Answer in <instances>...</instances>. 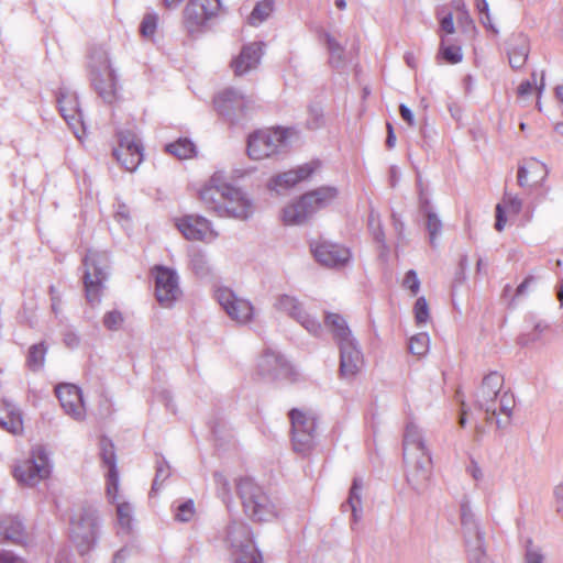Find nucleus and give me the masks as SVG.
<instances>
[{
  "instance_id": "nucleus-1",
  "label": "nucleus",
  "mask_w": 563,
  "mask_h": 563,
  "mask_svg": "<svg viewBox=\"0 0 563 563\" xmlns=\"http://www.w3.org/2000/svg\"><path fill=\"white\" fill-rule=\"evenodd\" d=\"M504 377L498 372H490L475 393L476 407L487 415V421L496 419L498 428L506 427L512 416L516 401L510 390H504Z\"/></svg>"
},
{
  "instance_id": "nucleus-2",
  "label": "nucleus",
  "mask_w": 563,
  "mask_h": 563,
  "mask_svg": "<svg viewBox=\"0 0 563 563\" xmlns=\"http://www.w3.org/2000/svg\"><path fill=\"white\" fill-rule=\"evenodd\" d=\"M404 460L409 465L407 482L418 494L423 493L431 477L432 459L421 430L408 423L402 441Z\"/></svg>"
},
{
  "instance_id": "nucleus-3",
  "label": "nucleus",
  "mask_w": 563,
  "mask_h": 563,
  "mask_svg": "<svg viewBox=\"0 0 563 563\" xmlns=\"http://www.w3.org/2000/svg\"><path fill=\"white\" fill-rule=\"evenodd\" d=\"M199 197L206 207L219 217L247 220L254 213L252 200L241 189L230 185L205 186Z\"/></svg>"
},
{
  "instance_id": "nucleus-4",
  "label": "nucleus",
  "mask_w": 563,
  "mask_h": 563,
  "mask_svg": "<svg viewBox=\"0 0 563 563\" xmlns=\"http://www.w3.org/2000/svg\"><path fill=\"white\" fill-rule=\"evenodd\" d=\"M245 515L255 522H269L277 518L278 509L266 492L253 478H240L236 484Z\"/></svg>"
},
{
  "instance_id": "nucleus-5",
  "label": "nucleus",
  "mask_w": 563,
  "mask_h": 563,
  "mask_svg": "<svg viewBox=\"0 0 563 563\" xmlns=\"http://www.w3.org/2000/svg\"><path fill=\"white\" fill-rule=\"evenodd\" d=\"M291 134V129L280 126L253 132L247 139L250 158L264 159L285 153L289 147V136Z\"/></svg>"
},
{
  "instance_id": "nucleus-6",
  "label": "nucleus",
  "mask_w": 563,
  "mask_h": 563,
  "mask_svg": "<svg viewBox=\"0 0 563 563\" xmlns=\"http://www.w3.org/2000/svg\"><path fill=\"white\" fill-rule=\"evenodd\" d=\"M100 517L92 506L84 507L70 520V539L80 554L95 548L100 536Z\"/></svg>"
},
{
  "instance_id": "nucleus-7",
  "label": "nucleus",
  "mask_w": 563,
  "mask_h": 563,
  "mask_svg": "<svg viewBox=\"0 0 563 563\" xmlns=\"http://www.w3.org/2000/svg\"><path fill=\"white\" fill-rule=\"evenodd\" d=\"M86 298L91 306L100 302L103 283L108 278L109 254L106 251L89 250L82 260Z\"/></svg>"
},
{
  "instance_id": "nucleus-8",
  "label": "nucleus",
  "mask_w": 563,
  "mask_h": 563,
  "mask_svg": "<svg viewBox=\"0 0 563 563\" xmlns=\"http://www.w3.org/2000/svg\"><path fill=\"white\" fill-rule=\"evenodd\" d=\"M227 543L235 556L233 563H263L255 545L251 527L243 521H231L227 527Z\"/></svg>"
},
{
  "instance_id": "nucleus-9",
  "label": "nucleus",
  "mask_w": 563,
  "mask_h": 563,
  "mask_svg": "<svg viewBox=\"0 0 563 563\" xmlns=\"http://www.w3.org/2000/svg\"><path fill=\"white\" fill-rule=\"evenodd\" d=\"M52 472V463L46 449L36 445L31 450L30 457L13 468L15 479L26 486H34L47 478Z\"/></svg>"
},
{
  "instance_id": "nucleus-10",
  "label": "nucleus",
  "mask_w": 563,
  "mask_h": 563,
  "mask_svg": "<svg viewBox=\"0 0 563 563\" xmlns=\"http://www.w3.org/2000/svg\"><path fill=\"white\" fill-rule=\"evenodd\" d=\"M460 517L470 563H481L485 556L484 532L466 496L463 497L460 504Z\"/></svg>"
},
{
  "instance_id": "nucleus-11",
  "label": "nucleus",
  "mask_w": 563,
  "mask_h": 563,
  "mask_svg": "<svg viewBox=\"0 0 563 563\" xmlns=\"http://www.w3.org/2000/svg\"><path fill=\"white\" fill-rule=\"evenodd\" d=\"M222 9L221 0H189L184 8V26L190 36L206 31L208 22Z\"/></svg>"
},
{
  "instance_id": "nucleus-12",
  "label": "nucleus",
  "mask_w": 563,
  "mask_h": 563,
  "mask_svg": "<svg viewBox=\"0 0 563 563\" xmlns=\"http://www.w3.org/2000/svg\"><path fill=\"white\" fill-rule=\"evenodd\" d=\"M291 423L294 450L298 453L309 452L314 444L317 419L311 413L294 408L288 413Z\"/></svg>"
},
{
  "instance_id": "nucleus-13",
  "label": "nucleus",
  "mask_w": 563,
  "mask_h": 563,
  "mask_svg": "<svg viewBox=\"0 0 563 563\" xmlns=\"http://www.w3.org/2000/svg\"><path fill=\"white\" fill-rule=\"evenodd\" d=\"M274 308L298 322L310 334L314 336L321 334V322L306 309L305 305L296 296L288 294L278 295L275 299Z\"/></svg>"
},
{
  "instance_id": "nucleus-14",
  "label": "nucleus",
  "mask_w": 563,
  "mask_h": 563,
  "mask_svg": "<svg viewBox=\"0 0 563 563\" xmlns=\"http://www.w3.org/2000/svg\"><path fill=\"white\" fill-rule=\"evenodd\" d=\"M117 136L119 144L113 148V156L124 169L135 170L144 158L140 139L132 130H119Z\"/></svg>"
},
{
  "instance_id": "nucleus-15",
  "label": "nucleus",
  "mask_w": 563,
  "mask_h": 563,
  "mask_svg": "<svg viewBox=\"0 0 563 563\" xmlns=\"http://www.w3.org/2000/svg\"><path fill=\"white\" fill-rule=\"evenodd\" d=\"M213 103L220 115L230 122H238L247 114L253 101L241 91L228 88L214 97Z\"/></svg>"
},
{
  "instance_id": "nucleus-16",
  "label": "nucleus",
  "mask_w": 563,
  "mask_h": 563,
  "mask_svg": "<svg viewBox=\"0 0 563 563\" xmlns=\"http://www.w3.org/2000/svg\"><path fill=\"white\" fill-rule=\"evenodd\" d=\"M310 247L316 261L329 268H342L352 257L350 249L327 240L314 242Z\"/></svg>"
},
{
  "instance_id": "nucleus-17",
  "label": "nucleus",
  "mask_w": 563,
  "mask_h": 563,
  "mask_svg": "<svg viewBox=\"0 0 563 563\" xmlns=\"http://www.w3.org/2000/svg\"><path fill=\"white\" fill-rule=\"evenodd\" d=\"M59 112L78 140L85 134L82 112L79 108L78 96L66 88H59L57 92Z\"/></svg>"
},
{
  "instance_id": "nucleus-18",
  "label": "nucleus",
  "mask_w": 563,
  "mask_h": 563,
  "mask_svg": "<svg viewBox=\"0 0 563 563\" xmlns=\"http://www.w3.org/2000/svg\"><path fill=\"white\" fill-rule=\"evenodd\" d=\"M154 276L157 301L164 307H170L181 294L177 273L166 266H156Z\"/></svg>"
},
{
  "instance_id": "nucleus-19",
  "label": "nucleus",
  "mask_w": 563,
  "mask_h": 563,
  "mask_svg": "<svg viewBox=\"0 0 563 563\" xmlns=\"http://www.w3.org/2000/svg\"><path fill=\"white\" fill-rule=\"evenodd\" d=\"M216 298L228 316L238 323L245 324L253 318V305L236 295L227 287L216 290Z\"/></svg>"
},
{
  "instance_id": "nucleus-20",
  "label": "nucleus",
  "mask_w": 563,
  "mask_h": 563,
  "mask_svg": "<svg viewBox=\"0 0 563 563\" xmlns=\"http://www.w3.org/2000/svg\"><path fill=\"white\" fill-rule=\"evenodd\" d=\"M99 446L102 464L108 468L106 474L107 496L111 503H115L118 500L119 493V473L114 445L109 438L102 437L100 439Z\"/></svg>"
},
{
  "instance_id": "nucleus-21",
  "label": "nucleus",
  "mask_w": 563,
  "mask_h": 563,
  "mask_svg": "<svg viewBox=\"0 0 563 563\" xmlns=\"http://www.w3.org/2000/svg\"><path fill=\"white\" fill-rule=\"evenodd\" d=\"M318 167L319 163L310 162L302 164L295 169L277 174L269 179L267 187L269 190L280 195L295 187L298 183L311 177Z\"/></svg>"
},
{
  "instance_id": "nucleus-22",
  "label": "nucleus",
  "mask_w": 563,
  "mask_h": 563,
  "mask_svg": "<svg viewBox=\"0 0 563 563\" xmlns=\"http://www.w3.org/2000/svg\"><path fill=\"white\" fill-rule=\"evenodd\" d=\"M56 396L65 413L77 421L86 417V408L81 389L74 384H60L55 388Z\"/></svg>"
},
{
  "instance_id": "nucleus-23",
  "label": "nucleus",
  "mask_w": 563,
  "mask_h": 563,
  "mask_svg": "<svg viewBox=\"0 0 563 563\" xmlns=\"http://www.w3.org/2000/svg\"><path fill=\"white\" fill-rule=\"evenodd\" d=\"M264 54V43L253 42L245 44L240 54L231 62V67L236 76H243L258 67Z\"/></svg>"
},
{
  "instance_id": "nucleus-24",
  "label": "nucleus",
  "mask_w": 563,
  "mask_h": 563,
  "mask_svg": "<svg viewBox=\"0 0 563 563\" xmlns=\"http://www.w3.org/2000/svg\"><path fill=\"white\" fill-rule=\"evenodd\" d=\"M523 322L525 330L517 339L518 344L522 347L541 342L544 334L551 329V324L536 312L526 313Z\"/></svg>"
},
{
  "instance_id": "nucleus-25",
  "label": "nucleus",
  "mask_w": 563,
  "mask_h": 563,
  "mask_svg": "<svg viewBox=\"0 0 563 563\" xmlns=\"http://www.w3.org/2000/svg\"><path fill=\"white\" fill-rule=\"evenodd\" d=\"M340 349V374L342 377H353L363 362V354L355 339L338 344Z\"/></svg>"
},
{
  "instance_id": "nucleus-26",
  "label": "nucleus",
  "mask_w": 563,
  "mask_h": 563,
  "mask_svg": "<svg viewBox=\"0 0 563 563\" xmlns=\"http://www.w3.org/2000/svg\"><path fill=\"white\" fill-rule=\"evenodd\" d=\"M88 68L91 86H96L99 89L100 82L103 80L102 76L104 75L110 80V71L114 69L111 66L109 53L104 47L96 46L91 48Z\"/></svg>"
},
{
  "instance_id": "nucleus-27",
  "label": "nucleus",
  "mask_w": 563,
  "mask_h": 563,
  "mask_svg": "<svg viewBox=\"0 0 563 563\" xmlns=\"http://www.w3.org/2000/svg\"><path fill=\"white\" fill-rule=\"evenodd\" d=\"M177 228L187 240L202 241L208 234L217 236L211 229V223L200 216H185L177 222Z\"/></svg>"
},
{
  "instance_id": "nucleus-28",
  "label": "nucleus",
  "mask_w": 563,
  "mask_h": 563,
  "mask_svg": "<svg viewBox=\"0 0 563 563\" xmlns=\"http://www.w3.org/2000/svg\"><path fill=\"white\" fill-rule=\"evenodd\" d=\"M548 176L547 166L536 159L530 158L523 165L518 167L517 180L520 187H538L542 186Z\"/></svg>"
},
{
  "instance_id": "nucleus-29",
  "label": "nucleus",
  "mask_w": 563,
  "mask_h": 563,
  "mask_svg": "<svg viewBox=\"0 0 563 563\" xmlns=\"http://www.w3.org/2000/svg\"><path fill=\"white\" fill-rule=\"evenodd\" d=\"M257 368L263 377L277 378L288 371V363L282 354L268 349L261 355Z\"/></svg>"
},
{
  "instance_id": "nucleus-30",
  "label": "nucleus",
  "mask_w": 563,
  "mask_h": 563,
  "mask_svg": "<svg viewBox=\"0 0 563 563\" xmlns=\"http://www.w3.org/2000/svg\"><path fill=\"white\" fill-rule=\"evenodd\" d=\"M313 209L308 200H305V194L296 201L287 205L283 209V222L287 225H300L313 216Z\"/></svg>"
},
{
  "instance_id": "nucleus-31",
  "label": "nucleus",
  "mask_w": 563,
  "mask_h": 563,
  "mask_svg": "<svg viewBox=\"0 0 563 563\" xmlns=\"http://www.w3.org/2000/svg\"><path fill=\"white\" fill-rule=\"evenodd\" d=\"M530 43L526 35L515 34L508 41V59L512 69H521L528 59Z\"/></svg>"
},
{
  "instance_id": "nucleus-32",
  "label": "nucleus",
  "mask_w": 563,
  "mask_h": 563,
  "mask_svg": "<svg viewBox=\"0 0 563 563\" xmlns=\"http://www.w3.org/2000/svg\"><path fill=\"white\" fill-rule=\"evenodd\" d=\"M0 427L14 435L23 431V420L19 408L5 399L0 400Z\"/></svg>"
},
{
  "instance_id": "nucleus-33",
  "label": "nucleus",
  "mask_w": 563,
  "mask_h": 563,
  "mask_svg": "<svg viewBox=\"0 0 563 563\" xmlns=\"http://www.w3.org/2000/svg\"><path fill=\"white\" fill-rule=\"evenodd\" d=\"M339 196V189L334 186H321L305 194V200H308L313 209V213L329 207Z\"/></svg>"
},
{
  "instance_id": "nucleus-34",
  "label": "nucleus",
  "mask_w": 563,
  "mask_h": 563,
  "mask_svg": "<svg viewBox=\"0 0 563 563\" xmlns=\"http://www.w3.org/2000/svg\"><path fill=\"white\" fill-rule=\"evenodd\" d=\"M24 540V525L18 517H5L0 520V542L22 543Z\"/></svg>"
},
{
  "instance_id": "nucleus-35",
  "label": "nucleus",
  "mask_w": 563,
  "mask_h": 563,
  "mask_svg": "<svg viewBox=\"0 0 563 563\" xmlns=\"http://www.w3.org/2000/svg\"><path fill=\"white\" fill-rule=\"evenodd\" d=\"M324 323L332 331L338 344L354 339L346 320L341 314L327 312Z\"/></svg>"
},
{
  "instance_id": "nucleus-36",
  "label": "nucleus",
  "mask_w": 563,
  "mask_h": 563,
  "mask_svg": "<svg viewBox=\"0 0 563 563\" xmlns=\"http://www.w3.org/2000/svg\"><path fill=\"white\" fill-rule=\"evenodd\" d=\"M363 488L362 479L358 477H354L352 487L350 489L349 498L346 501V505H342L343 508L349 506L352 511V518H353V525L352 529L354 530V525L357 523V521L362 517V497H361V490Z\"/></svg>"
},
{
  "instance_id": "nucleus-37",
  "label": "nucleus",
  "mask_w": 563,
  "mask_h": 563,
  "mask_svg": "<svg viewBox=\"0 0 563 563\" xmlns=\"http://www.w3.org/2000/svg\"><path fill=\"white\" fill-rule=\"evenodd\" d=\"M109 78L108 76H102L99 89L96 86L92 88L106 103L112 104L118 99V77L114 70L110 71Z\"/></svg>"
},
{
  "instance_id": "nucleus-38",
  "label": "nucleus",
  "mask_w": 563,
  "mask_h": 563,
  "mask_svg": "<svg viewBox=\"0 0 563 563\" xmlns=\"http://www.w3.org/2000/svg\"><path fill=\"white\" fill-rule=\"evenodd\" d=\"M189 266L199 278H206L211 274L209 260L201 250L194 249L189 252Z\"/></svg>"
},
{
  "instance_id": "nucleus-39",
  "label": "nucleus",
  "mask_w": 563,
  "mask_h": 563,
  "mask_svg": "<svg viewBox=\"0 0 563 563\" xmlns=\"http://www.w3.org/2000/svg\"><path fill=\"white\" fill-rule=\"evenodd\" d=\"M167 153L179 159H188L196 155V145L188 137H179L165 146Z\"/></svg>"
},
{
  "instance_id": "nucleus-40",
  "label": "nucleus",
  "mask_w": 563,
  "mask_h": 563,
  "mask_svg": "<svg viewBox=\"0 0 563 563\" xmlns=\"http://www.w3.org/2000/svg\"><path fill=\"white\" fill-rule=\"evenodd\" d=\"M47 346L44 342H40L30 346L26 355V365L32 372H38L43 368Z\"/></svg>"
},
{
  "instance_id": "nucleus-41",
  "label": "nucleus",
  "mask_w": 563,
  "mask_h": 563,
  "mask_svg": "<svg viewBox=\"0 0 563 563\" xmlns=\"http://www.w3.org/2000/svg\"><path fill=\"white\" fill-rule=\"evenodd\" d=\"M368 230L373 240L382 247L383 251H388L386 236L380 221V216L374 209H371L367 220Z\"/></svg>"
},
{
  "instance_id": "nucleus-42",
  "label": "nucleus",
  "mask_w": 563,
  "mask_h": 563,
  "mask_svg": "<svg viewBox=\"0 0 563 563\" xmlns=\"http://www.w3.org/2000/svg\"><path fill=\"white\" fill-rule=\"evenodd\" d=\"M423 216L426 217V230L429 234V243L432 247H437V241L442 233L443 223L434 210H429Z\"/></svg>"
},
{
  "instance_id": "nucleus-43",
  "label": "nucleus",
  "mask_w": 563,
  "mask_h": 563,
  "mask_svg": "<svg viewBox=\"0 0 563 563\" xmlns=\"http://www.w3.org/2000/svg\"><path fill=\"white\" fill-rule=\"evenodd\" d=\"M117 521L118 526L123 533H129L132 529L133 522V507L130 503H117Z\"/></svg>"
},
{
  "instance_id": "nucleus-44",
  "label": "nucleus",
  "mask_w": 563,
  "mask_h": 563,
  "mask_svg": "<svg viewBox=\"0 0 563 563\" xmlns=\"http://www.w3.org/2000/svg\"><path fill=\"white\" fill-rule=\"evenodd\" d=\"M274 2L273 0H263L258 1L253 8L250 16L249 24L253 26H257L263 23L273 12Z\"/></svg>"
},
{
  "instance_id": "nucleus-45",
  "label": "nucleus",
  "mask_w": 563,
  "mask_h": 563,
  "mask_svg": "<svg viewBox=\"0 0 563 563\" xmlns=\"http://www.w3.org/2000/svg\"><path fill=\"white\" fill-rule=\"evenodd\" d=\"M430 338L428 333L421 332L410 338L408 343L409 352L416 356H423L429 351Z\"/></svg>"
},
{
  "instance_id": "nucleus-46",
  "label": "nucleus",
  "mask_w": 563,
  "mask_h": 563,
  "mask_svg": "<svg viewBox=\"0 0 563 563\" xmlns=\"http://www.w3.org/2000/svg\"><path fill=\"white\" fill-rule=\"evenodd\" d=\"M325 43L330 53V63L333 67H340L343 63V46L329 33H325Z\"/></svg>"
},
{
  "instance_id": "nucleus-47",
  "label": "nucleus",
  "mask_w": 563,
  "mask_h": 563,
  "mask_svg": "<svg viewBox=\"0 0 563 563\" xmlns=\"http://www.w3.org/2000/svg\"><path fill=\"white\" fill-rule=\"evenodd\" d=\"M170 476V466L164 457L156 461V472L152 485V493H157L164 482Z\"/></svg>"
},
{
  "instance_id": "nucleus-48",
  "label": "nucleus",
  "mask_w": 563,
  "mask_h": 563,
  "mask_svg": "<svg viewBox=\"0 0 563 563\" xmlns=\"http://www.w3.org/2000/svg\"><path fill=\"white\" fill-rule=\"evenodd\" d=\"M323 110L317 104H310L308 108L307 128L317 130L323 125Z\"/></svg>"
},
{
  "instance_id": "nucleus-49",
  "label": "nucleus",
  "mask_w": 563,
  "mask_h": 563,
  "mask_svg": "<svg viewBox=\"0 0 563 563\" xmlns=\"http://www.w3.org/2000/svg\"><path fill=\"white\" fill-rule=\"evenodd\" d=\"M439 56L449 64H457L462 60L463 54L460 46L442 44L439 51Z\"/></svg>"
},
{
  "instance_id": "nucleus-50",
  "label": "nucleus",
  "mask_w": 563,
  "mask_h": 563,
  "mask_svg": "<svg viewBox=\"0 0 563 563\" xmlns=\"http://www.w3.org/2000/svg\"><path fill=\"white\" fill-rule=\"evenodd\" d=\"M195 515V504L192 499L180 503L175 507V519L180 522H188Z\"/></svg>"
},
{
  "instance_id": "nucleus-51",
  "label": "nucleus",
  "mask_w": 563,
  "mask_h": 563,
  "mask_svg": "<svg viewBox=\"0 0 563 563\" xmlns=\"http://www.w3.org/2000/svg\"><path fill=\"white\" fill-rule=\"evenodd\" d=\"M415 319L418 324H426L429 321V307L426 297L417 298L413 305Z\"/></svg>"
},
{
  "instance_id": "nucleus-52",
  "label": "nucleus",
  "mask_w": 563,
  "mask_h": 563,
  "mask_svg": "<svg viewBox=\"0 0 563 563\" xmlns=\"http://www.w3.org/2000/svg\"><path fill=\"white\" fill-rule=\"evenodd\" d=\"M545 559L542 549L528 540L526 543V563H542Z\"/></svg>"
},
{
  "instance_id": "nucleus-53",
  "label": "nucleus",
  "mask_w": 563,
  "mask_h": 563,
  "mask_svg": "<svg viewBox=\"0 0 563 563\" xmlns=\"http://www.w3.org/2000/svg\"><path fill=\"white\" fill-rule=\"evenodd\" d=\"M123 320L119 310L108 311L103 317V325L110 331H117L121 328Z\"/></svg>"
},
{
  "instance_id": "nucleus-54",
  "label": "nucleus",
  "mask_w": 563,
  "mask_h": 563,
  "mask_svg": "<svg viewBox=\"0 0 563 563\" xmlns=\"http://www.w3.org/2000/svg\"><path fill=\"white\" fill-rule=\"evenodd\" d=\"M157 27V16L155 14H146L141 24L140 32L144 37H151L154 35Z\"/></svg>"
},
{
  "instance_id": "nucleus-55",
  "label": "nucleus",
  "mask_w": 563,
  "mask_h": 563,
  "mask_svg": "<svg viewBox=\"0 0 563 563\" xmlns=\"http://www.w3.org/2000/svg\"><path fill=\"white\" fill-rule=\"evenodd\" d=\"M402 287L416 296L420 290V280L415 269H409L404 277Z\"/></svg>"
},
{
  "instance_id": "nucleus-56",
  "label": "nucleus",
  "mask_w": 563,
  "mask_h": 563,
  "mask_svg": "<svg viewBox=\"0 0 563 563\" xmlns=\"http://www.w3.org/2000/svg\"><path fill=\"white\" fill-rule=\"evenodd\" d=\"M63 341L67 347L74 350L79 346L80 336L78 335V333L75 330L69 328L64 331Z\"/></svg>"
},
{
  "instance_id": "nucleus-57",
  "label": "nucleus",
  "mask_w": 563,
  "mask_h": 563,
  "mask_svg": "<svg viewBox=\"0 0 563 563\" xmlns=\"http://www.w3.org/2000/svg\"><path fill=\"white\" fill-rule=\"evenodd\" d=\"M417 186H418V189H419L420 210H421V212L423 214H426L427 211L433 210V208L431 207V202H430V199H429L428 195L424 192V189H423L422 181H421L420 177L418 178Z\"/></svg>"
},
{
  "instance_id": "nucleus-58",
  "label": "nucleus",
  "mask_w": 563,
  "mask_h": 563,
  "mask_svg": "<svg viewBox=\"0 0 563 563\" xmlns=\"http://www.w3.org/2000/svg\"><path fill=\"white\" fill-rule=\"evenodd\" d=\"M534 283V277L532 275L527 276L521 284L518 285L515 296L509 302V306H515V301L517 298L527 294L528 288Z\"/></svg>"
},
{
  "instance_id": "nucleus-59",
  "label": "nucleus",
  "mask_w": 563,
  "mask_h": 563,
  "mask_svg": "<svg viewBox=\"0 0 563 563\" xmlns=\"http://www.w3.org/2000/svg\"><path fill=\"white\" fill-rule=\"evenodd\" d=\"M504 202L509 209L510 212L518 214L522 208V200L517 196H511L506 194L504 198Z\"/></svg>"
},
{
  "instance_id": "nucleus-60",
  "label": "nucleus",
  "mask_w": 563,
  "mask_h": 563,
  "mask_svg": "<svg viewBox=\"0 0 563 563\" xmlns=\"http://www.w3.org/2000/svg\"><path fill=\"white\" fill-rule=\"evenodd\" d=\"M466 471L476 482H479L484 478L483 471L475 460H471Z\"/></svg>"
},
{
  "instance_id": "nucleus-61",
  "label": "nucleus",
  "mask_w": 563,
  "mask_h": 563,
  "mask_svg": "<svg viewBox=\"0 0 563 563\" xmlns=\"http://www.w3.org/2000/svg\"><path fill=\"white\" fill-rule=\"evenodd\" d=\"M506 216H505V211L503 209V206L501 205H497L496 206V221H495V229L497 231H503L505 225H506Z\"/></svg>"
},
{
  "instance_id": "nucleus-62",
  "label": "nucleus",
  "mask_w": 563,
  "mask_h": 563,
  "mask_svg": "<svg viewBox=\"0 0 563 563\" xmlns=\"http://www.w3.org/2000/svg\"><path fill=\"white\" fill-rule=\"evenodd\" d=\"M0 563H24L10 550H0Z\"/></svg>"
},
{
  "instance_id": "nucleus-63",
  "label": "nucleus",
  "mask_w": 563,
  "mask_h": 563,
  "mask_svg": "<svg viewBox=\"0 0 563 563\" xmlns=\"http://www.w3.org/2000/svg\"><path fill=\"white\" fill-rule=\"evenodd\" d=\"M399 112H400L402 120H405L410 126L415 125V115L409 107L401 103L399 106Z\"/></svg>"
},
{
  "instance_id": "nucleus-64",
  "label": "nucleus",
  "mask_w": 563,
  "mask_h": 563,
  "mask_svg": "<svg viewBox=\"0 0 563 563\" xmlns=\"http://www.w3.org/2000/svg\"><path fill=\"white\" fill-rule=\"evenodd\" d=\"M441 29L448 33V34H452L454 33L455 31V27H454V21H453V15L451 13H449L448 15H445L442 20H441Z\"/></svg>"
}]
</instances>
